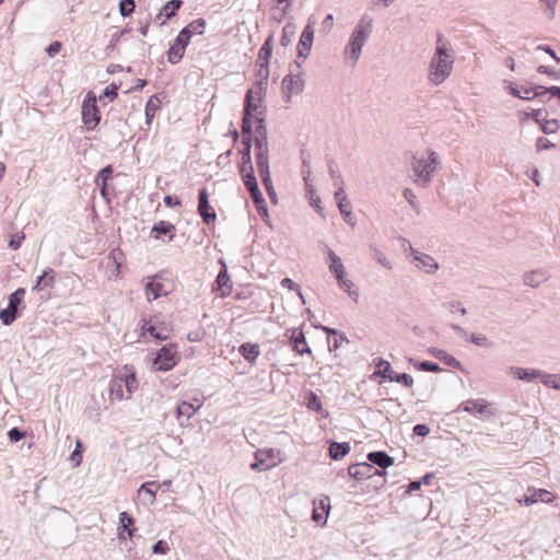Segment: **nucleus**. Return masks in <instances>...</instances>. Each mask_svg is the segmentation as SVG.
<instances>
[{
    "label": "nucleus",
    "mask_w": 560,
    "mask_h": 560,
    "mask_svg": "<svg viewBox=\"0 0 560 560\" xmlns=\"http://www.w3.org/2000/svg\"><path fill=\"white\" fill-rule=\"evenodd\" d=\"M160 101L155 95H152L149 101L147 102L144 114H145V121L148 125L151 124L152 118L155 115V112L160 108Z\"/></svg>",
    "instance_id": "42"
},
{
    "label": "nucleus",
    "mask_w": 560,
    "mask_h": 560,
    "mask_svg": "<svg viewBox=\"0 0 560 560\" xmlns=\"http://www.w3.org/2000/svg\"><path fill=\"white\" fill-rule=\"evenodd\" d=\"M124 384H122V381L121 378L118 377L117 374H115L113 376V378L110 380L109 382V387H108V390H109V398L112 400H122L125 399V395H124Z\"/></svg>",
    "instance_id": "25"
},
{
    "label": "nucleus",
    "mask_w": 560,
    "mask_h": 560,
    "mask_svg": "<svg viewBox=\"0 0 560 560\" xmlns=\"http://www.w3.org/2000/svg\"><path fill=\"white\" fill-rule=\"evenodd\" d=\"M160 486L152 481V482H144L141 485L140 489H139V493H147L150 495V502H153L154 499H155V495H156V492L159 490Z\"/></svg>",
    "instance_id": "52"
},
{
    "label": "nucleus",
    "mask_w": 560,
    "mask_h": 560,
    "mask_svg": "<svg viewBox=\"0 0 560 560\" xmlns=\"http://www.w3.org/2000/svg\"><path fill=\"white\" fill-rule=\"evenodd\" d=\"M313 505L312 520L317 524L325 525L330 510L329 498L314 500Z\"/></svg>",
    "instance_id": "15"
},
{
    "label": "nucleus",
    "mask_w": 560,
    "mask_h": 560,
    "mask_svg": "<svg viewBox=\"0 0 560 560\" xmlns=\"http://www.w3.org/2000/svg\"><path fill=\"white\" fill-rule=\"evenodd\" d=\"M256 122L255 136H253L256 150L255 160L269 159L268 135L265 117H258Z\"/></svg>",
    "instance_id": "5"
},
{
    "label": "nucleus",
    "mask_w": 560,
    "mask_h": 560,
    "mask_svg": "<svg viewBox=\"0 0 560 560\" xmlns=\"http://www.w3.org/2000/svg\"><path fill=\"white\" fill-rule=\"evenodd\" d=\"M198 212L202 218V221L207 224L213 222L217 219V213L209 205V195L206 188L201 189L199 192Z\"/></svg>",
    "instance_id": "12"
},
{
    "label": "nucleus",
    "mask_w": 560,
    "mask_h": 560,
    "mask_svg": "<svg viewBox=\"0 0 560 560\" xmlns=\"http://www.w3.org/2000/svg\"><path fill=\"white\" fill-rule=\"evenodd\" d=\"M310 177H311V172L308 171L307 175L303 176V179L305 182L306 194L310 199L311 206L315 207L317 212H319L322 209L319 206L320 199L317 196L316 190H315L313 184L311 183Z\"/></svg>",
    "instance_id": "33"
},
{
    "label": "nucleus",
    "mask_w": 560,
    "mask_h": 560,
    "mask_svg": "<svg viewBox=\"0 0 560 560\" xmlns=\"http://www.w3.org/2000/svg\"><path fill=\"white\" fill-rule=\"evenodd\" d=\"M539 380L546 387L560 390V374H548L541 371Z\"/></svg>",
    "instance_id": "46"
},
{
    "label": "nucleus",
    "mask_w": 560,
    "mask_h": 560,
    "mask_svg": "<svg viewBox=\"0 0 560 560\" xmlns=\"http://www.w3.org/2000/svg\"><path fill=\"white\" fill-rule=\"evenodd\" d=\"M163 284L153 280L145 285V294L149 301L156 300L162 294Z\"/></svg>",
    "instance_id": "47"
},
{
    "label": "nucleus",
    "mask_w": 560,
    "mask_h": 560,
    "mask_svg": "<svg viewBox=\"0 0 560 560\" xmlns=\"http://www.w3.org/2000/svg\"><path fill=\"white\" fill-rule=\"evenodd\" d=\"M184 51L185 48L182 45L174 42L167 51L168 61L172 65L177 63L183 58Z\"/></svg>",
    "instance_id": "50"
},
{
    "label": "nucleus",
    "mask_w": 560,
    "mask_h": 560,
    "mask_svg": "<svg viewBox=\"0 0 560 560\" xmlns=\"http://www.w3.org/2000/svg\"><path fill=\"white\" fill-rule=\"evenodd\" d=\"M369 464H372L373 466H378L382 469H386L387 467L392 466L394 464V458L390 457L386 452L384 451H375L370 452L368 454Z\"/></svg>",
    "instance_id": "22"
},
{
    "label": "nucleus",
    "mask_w": 560,
    "mask_h": 560,
    "mask_svg": "<svg viewBox=\"0 0 560 560\" xmlns=\"http://www.w3.org/2000/svg\"><path fill=\"white\" fill-rule=\"evenodd\" d=\"M256 165L266 190H272L273 186L270 178L269 159L256 160Z\"/></svg>",
    "instance_id": "24"
},
{
    "label": "nucleus",
    "mask_w": 560,
    "mask_h": 560,
    "mask_svg": "<svg viewBox=\"0 0 560 560\" xmlns=\"http://www.w3.org/2000/svg\"><path fill=\"white\" fill-rule=\"evenodd\" d=\"M81 115L88 130H93L100 124L101 115L96 106V97L92 92L88 93L82 103Z\"/></svg>",
    "instance_id": "6"
},
{
    "label": "nucleus",
    "mask_w": 560,
    "mask_h": 560,
    "mask_svg": "<svg viewBox=\"0 0 560 560\" xmlns=\"http://www.w3.org/2000/svg\"><path fill=\"white\" fill-rule=\"evenodd\" d=\"M429 351L434 358L442 361L447 366L454 368V369L460 368V362L453 355L448 354L446 351H444L442 349H438V348H432Z\"/></svg>",
    "instance_id": "27"
},
{
    "label": "nucleus",
    "mask_w": 560,
    "mask_h": 560,
    "mask_svg": "<svg viewBox=\"0 0 560 560\" xmlns=\"http://www.w3.org/2000/svg\"><path fill=\"white\" fill-rule=\"evenodd\" d=\"M416 366L419 370L425 371V372H441L442 371V369L440 368V365L438 363L431 362V361L419 362Z\"/></svg>",
    "instance_id": "59"
},
{
    "label": "nucleus",
    "mask_w": 560,
    "mask_h": 560,
    "mask_svg": "<svg viewBox=\"0 0 560 560\" xmlns=\"http://www.w3.org/2000/svg\"><path fill=\"white\" fill-rule=\"evenodd\" d=\"M272 40L273 37L270 35L262 46L259 48L256 65H268L272 55Z\"/></svg>",
    "instance_id": "26"
},
{
    "label": "nucleus",
    "mask_w": 560,
    "mask_h": 560,
    "mask_svg": "<svg viewBox=\"0 0 560 560\" xmlns=\"http://www.w3.org/2000/svg\"><path fill=\"white\" fill-rule=\"evenodd\" d=\"M440 164L439 155L433 150L428 151L427 158L422 155L412 156L411 172L413 183L419 187L427 188L438 172Z\"/></svg>",
    "instance_id": "3"
},
{
    "label": "nucleus",
    "mask_w": 560,
    "mask_h": 560,
    "mask_svg": "<svg viewBox=\"0 0 560 560\" xmlns=\"http://www.w3.org/2000/svg\"><path fill=\"white\" fill-rule=\"evenodd\" d=\"M292 339L294 342V349L300 353H311V349L306 346V340L302 331H293Z\"/></svg>",
    "instance_id": "45"
},
{
    "label": "nucleus",
    "mask_w": 560,
    "mask_h": 560,
    "mask_svg": "<svg viewBox=\"0 0 560 560\" xmlns=\"http://www.w3.org/2000/svg\"><path fill=\"white\" fill-rule=\"evenodd\" d=\"M389 382L402 384L406 387H412L413 378L407 373H396L394 377H389Z\"/></svg>",
    "instance_id": "56"
},
{
    "label": "nucleus",
    "mask_w": 560,
    "mask_h": 560,
    "mask_svg": "<svg viewBox=\"0 0 560 560\" xmlns=\"http://www.w3.org/2000/svg\"><path fill=\"white\" fill-rule=\"evenodd\" d=\"M508 373L520 381L530 383L540 378L541 370L510 366Z\"/></svg>",
    "instance_id": "16"
},
{
    "label": "nucleus",
    "mask_w": 560,
    "mask_h": 560,
    "mask_svg": "<svg viewBox=\"0 0 560 560\" xmlns=\"http://www.w3.org/2000/svg\"><path fill=\"white\" fill-rule=\"evenodd\" d=\"M327 256L330 261L329 271L334 273L337 280H341V277L346 276V269L341 258L330 248H327Z\"/></svg>",
    "instance_id": "21"
},
{
    "label": "nucleus",
    "mask_w": 560,
    "mask_h": 560,
    "mask_svg": "<svg viewBox=\"0 0 560 560\" xmlns=\"http://www.w3.org/2000/svg\"><path fill=\"white\" fill-rule=\"evenodd\" d=\"M240 353L247 362L253 363L260 353L259 346L257 343H244L240 347Z\"/></svg>",
    "instance_id": "34"
},
{
    "label": "nucleus",
    "mask_w": 560,
    "mask_h": 560,
    "mask_svg": "<svg viewBox=\"0 0 560 560\" xmlns=\"http://www.w3.org/2000/svg\"><path fill=\"white\" fill-rule=\"evenodd\" d=\"M294 66L298 69L295 72L293 69H290L289 73L282 80V89L290 100L292 94H300L304 90V80L302 77L301 63L299 61H294Z\"/></svg>",
    "instance_id": "8"
},
{
    "label": "nucleus",
    "mask_w": 560,
    "mask_h": 560,
    "mask_svg": "<svg viewBox=\"0 0 560 560\" xmlns=\"http://www.w3.org/2000/svg\"><path fill=\"white\" fill-rule=\"evenodd\" d=\"M539 9L548 20H553L558 0H538Z\"/></svg>",
    "instance_id": "38"
},
{
    "label": "nucleus",
    "mask_w": 560,
    "mask_h": 560,
    "mask_svg": "<svg viewBox=\"0 0 560 560\" xmlns=\"http://www.w3.org/2000/svg\"><path fill=\"white\" fill-rule=\"evenodd\" d=\"M335 199L337 200L338 208L340 212L347 218L351 215V205L347 199L343 187H339V189L335 192Z\"/></svg>",
    "instance_id": "32"
},
{
    "label": "nucleus",
    "mask_w": 560,
    "mask_h": 560,
    "mask_svg": "<svg viewBox=\"0 0 560 560\" xmlns=\"http://www.w3.org/2000/svg\"><path fill=\"white\" fill-rule=\"evenodd\" d=\"M55 282V279H54V270L51 268L45 270L43 272V275H40L38 278H37V281L33 288V290H42L44 288H47V287H52Z\"/></svg>",
    "instance_id": "36"
},
{
    "label": "nucleus",
    "mask_w": 560,
    "mask_h": 560,
    "mask_svg": "<svg viewBox=\"0 0 560 560\" xmlns=\"http://www.w3.org/2000/svg\"><path fill=\"white\" fill-rule=\"evenodd\" d=\"M142 328L158 340H166L170 336L168 325L164 322H160L158 317L150 319Z\"/></svg>",
    "instance_id": "13"
},
{
    "label": "nucleus",
    "mask_w": 560,
    "mask_h": 560,
    "mask_svg": "<svg viewBox=\"0 0 560 560\" xmlns=\"http://www.w3.org/2000/svg\"><path fill=\"white\" fill-rule=\"evenodd\" d=\"M455 57L450 43L439 35L435 51L429 65V80L438 86L442 84L452 73Z\"/></svg>",
    "instance_id": "1"
},
{
    "label": "nucleus",
    "mask_w": 560,
    "mask_h": 560,
    "mask_svg": "<svg viewBox=\"0 0 560 560\" xmlns=\"http://www.w3.org/2000/svg\"><path fill=\"white\" fill-rule=\"evenodd\" d=\"M348 474L355 480H363L365 478L374 477L376 468L369 463H358L349 466Z\"/></svg>",
    "instance_id": "14"
},
{
    "label": "nucleus",
    "mask_w": 560,
    "mask_h": 560,
    "mask_svg": "<svg viewBox=\"0 0 560 560\" xmlns=\"http://www.w3.org/2000/svg\"><path fill=\"white\" fill-rule=\"evenodd\" d=\"M549 277L550 276L546 270L537 269L526 272L523 277V281L525 285L530 288H538L541 283L546 282Z\"/></svg>",
    "instance_id": "19"
},
{
    "label": "nucleus",
    "mask_w": 560,
    "mask_h": 560,
    "mask_svg": "<svg viewBox=\"0 0 560 560\" xmlns=\"http://www.w3.org/2000/svg\"><path fill=\"white\" fill-rule=\"evenodd\" d=\"M445 308H447L450 312H459L462 315L467 314V310L462 306L460 302L453 301V302H446L443 304Z\"/></svg>",
    "instance_id": "62"
},
{
    "label": "nucleus",
    "mask_w": 560,
    "mask_h": 560,
    "mask_svg": "<svg viewBox=\"0 0 560 560\" xmlns=\"http://www.w3.org/2000/svg\"><path fill=\"white\" fill-rule=\"evenodd\" d=\"M252 142H253V138H249L246 136L243 137L244 149L242 151V160H243L242 171H245L248 165H253L252 158H250Z\"/></svg>",
    "instance_id": "43"
},
{
    "label": "nucleus",
    "mask_w": 560,
    "mask_h": 560,
    "mask_svg": "<svg viewBox=\"0 0 560 560\" xmlns=\"http://www.w3.org/2000/svg\"><path fill=\"white\" fill-rule=\"evenodd\" d=\"M314 25L315 21L310 19L300 36V40L296 46V52L299 58L306 59L312 49L315 32Z\"/></svg>",
    "instance_id": "11"
},
{
    "label": "nucleus",
    "mask_w": 560,
    "mask_h": 560,
    "mask_svg": "<svg viewBox=\"0 0 560 560\" xmlns=\"http://www.w3.org/2000/svg\"><path fill=\"white\" fill-rule=\"evenodd\" d=\"M539 125L541 131L546 135L555 133L559 129V121L557 119H542V121Z\"/></svg>",
    "instance_id": "53"
},
{
    "label": "nucleus",
    "mask_w": 560,
    "mask_h": 560,
    "mask_svg": "<svg viewBox=\"0 0 560 560\" xmlns=\"http://www.w3.org/2000/svg\"><path fill=\"white\" fill-rule=\"evenodd\" d=\"M279 455L280 452L273 448L258 450L255 452V462L250 465V468L258 471L268 470L281 463L282 459Z\"/></svg>",
    "instance_id": "9"
},
{
    "label": "nucleus",
    "mask_w": 560,
    "mask_h": 560,
    "mask_svg": "<svg viewBox=\"0 0 560 560\" xmlns=\"http://www.w3.org/2000/svg\"><path fill=\"white\" fill-rule=\"evenodd\" d=\"M196 401L198 402L197 406H194L192 404L187 402V401H182L176 408L177 418L180 419L184 417L186 419V421H188L196 413V411L202 406V402H200L197 399H196Z\"/></svg>",
    "instance_id": "28"
},
{
    "label": "nucleus",
    "mask_w": 560,
    "mask_h": 560,
    "mask_svg": "<svg viewBox=\"0 0 560 560\" xmlns=\"http://www.w3.org/2000/svg\"><path fill=\"white\" fill-rule=\"evenodd\" d=\"M133 523V518L127 512H121L119 514V529L127 532L128 538H132L136 532Z\"/></svg>",
    "instance_id": "35"
},
{
    "label": "nucleus",
    "mask_w": 560,
    "mask_h": 560,
    "mask_svg": "<svg viewBox=\"0 0 560 560\" xmlns=\"http://www.w3.org/2000/svg\"><path fill=\"white\" fill-rule=\"evenodd\" d=\"M535 91L533 97H541L546 94H550L560 100V86L545 88L542 85H535Z\"/></svg>",
    "instance_id": "51"
},
{
    "label": "nucleus",
    "mask_w": 560,
    "mask_h": 560,
    "mask_svg": "<svg viewBox=\"0 0 560 560\" xmlns=\"http://www.w3.org/2000/svg\"><path fill=\"white\" fill-rule=\"evenodd\" d=\"M469 340L470 342H472L474 345L478 346V347H489L491 346L489 339L487 338L486 335H482V334H471L469 336Z\"/></svg>",
    "instance_id": "58"
},
{
    "label": "nucleus",
    "mask_w": 560,
    "mask_h": 560,
    "mask_svg": "<svg viewBox=\"0 0 560 560\" xmlns=\"http://www.w3.org/2000/svg\"><path fill=\"white\" fill-rule=\"evenodd\" d=\"M183 1L182 0H171L164 4L162 8L160 15H164L166 20L173 18L176 12L182 7Z\"/></svg>",
    "instance_id": "44"
},
{
    "label": "nucleus",
    "mask_w": 560,
    "mask_h": 560,
    "mask_svg": "<svg viewBox=\"0 0 560 560\" xmlns=\"http://www.w3.org/2000/svg\"><path fill=\"white\" fill-rule=\"evenodd\" d=\"M487 405L483 400H467L463 407V410L469 413H483Z\"/></svg>",
    "instance_id": "48"
},
{
    "label": "nucleus",
    "mask_w": 560,
    "mask_h": 560,
    "mask_svg": "<svg viewBox=\"0 0 560 560\" xmlns=\"http://www.w3.org/2000/svg\"><path fill=\"white\" fill-rule=\"evenodd\" d=\"M306 406L310 410L320 411L324 418L328 417V411L323 410L319 397L313 392L308 394Z\"/></svg>",
    "instance_id": "49"
},
{
    "label": "nucleus",
    "mask_w": 560,
    "mask_h": 560,
    "mask_svg": "<svg viewBox=\"0 0 560 560\" xmlns=\"http://www.w3.org/2000/svg\"><path fill=\"white\" fill-rule=\"evenodd\" d=\"M329 175L334 186L337 187V189H339L340 186L343 187L342 176L331 165L329 166Z\"/></svg>",
    "instance_id": "63"
},
{
    "label": "nucleus",
    "mask_w": 560,
    "mask_h": 560,
    "mask_svg": "<svg viewBox=\"0 0 560 560\" xmlns=\"http://www.w3.org/2000/svg\"><path fill=\"white\" fill-rule=\"evenodd\" d=\"M370 250L372 252L374 259H376L383 267H385L388 270L392 269L390 262L376 246L370 245Z\"/></svg>",
    "instance_id": "54"
},
{
    "label": "nucleus",
    "mask_w": 560,
    "mask_h": 560,
    "mask_svg": "<svg viewBox=\"0 0 560 560\" xmlns=\"http://www.w3.org/2000/svg\"><path fill=\"white\" fill-rule=\"evenodd\" d=\"M242 133L243 137L253 138V117L249 116L248 112L244 113L243 121H242Z\"/></svg>",
    "instance_id": "55"
},
{
    "label": "nucleus",
    "mask_w": 560,
    "mask_h": 560,
    "mask_svg": "<svg viewBox=\"0 0 560 560\" xmlns=\"http://www.w3.org/2000/svg\"><path fill=\"white\" fill-rule=\"evenodd\" d=\"M241 173L243 177V183L248 191L258 187V183L254 175L253 165H248L245 171L241 170Z\"/></svg>",
    "instance_id": "40"
},
{
    "label": "nucleus",
    "mask_w": 560,
    "mask_h": 560,
    "mask_svg": "<svg viewBox=\"0 0 560 560\" xmlns=\"http://www.w3.org/2000/svg\"><path fill=\"white\" fill-rule=\"evenodd\" d=\"M281 285H282L283 288H287V289H290V290H294V291H296V292H298L299 298H300V299L302 300V302L305 304V300H304V296H303V294H302V292H301V290H300V287H299L296 283H294V282L292 281V279H290V278H283V279L281 280Z\"/></svg>",
    "instance_id": "61"
},
{
    "label": "nucleus",
    "mask_w": 560,
    "mask_h": 560,
    "mask_svg": "<svg viewBox=\"0 0 560 560\" xmlns=\"http://www.w3.org/2000/svg\"><path fill=\"white\" fill-rule=\"evenodd\" d=\"M25 289L19 288L9 296L7 308L0 311V320L4 326L11 325L19 316V306L22 304Z\"/></svg>",
    "instance_id": "4"
},
{
    "label": "nucleus",
    "mask_w": 560,
    "mask_h": 560,
    "mask_svg": "<svg viewBox=\"0 0 560 560\" xmlns=\"http://www.w3.org/2000/svg\"><path fill=\"white\" fill-rule=\"evenodd\" d=\"M413 261L418 268H422L427 273H433L439 269L435 259L427 254L413 252Z\"/></svg>",
    "instance_id": "18"
},
{
    "label": "nucleus",
    "mask_w": 560,
    "mask_h": 560,
    "mask_svg": "<svg viewBox=\"0 0 560 560\" xmlns=\"http://www.w3.org/2000/svg\"><path fill=\"white\" fill-rule=\"evenodd\" d=\"M231 279L228 275L226 269H223L219 272L215 283L218 284L219 289L222 291L221 295L226 296L231 292Z\"/></svg>",
    "instance_id": "37"
},
{
    "label": "nucleus",
    "mask_w": 560,
    "mask_h": 560,
    "mask_svg": "<svg viewBox=\"0 0 560 560\" xmlns=\"http://www.w3.org/2000/svg\"><path fill=\"white\" fill-rule=\"evenodd\" d=\"M135 7L133 0H120L119 12L122 16H129L133 12Z\"/></svg>",
    "instance_id": "57"
},
{
    "label": "nucleus",
    "mask_w": 560,
    "mask_h": 560,
    "mask_svg": "<svg viewBox=\"0 0 560 560\" xmlns=\"http://www.w3.org/2000/svg\"><path fill=\"white\" fill-rule=\"evenodd\" d=\"M205 27H206V21L203 19H197V20L190 22L187 26H185L183 28L184 30L183 35H190L191 37L195 34L201 35L205 32Z\"/></svg>",
    "instance_id": "39"
},
{
    "label": "nucleus",
    "mask_w": 560,
    "mask_h": 560,
    "mask_svg": "<svg viewBox=\"0 0 560 560\" xmlns=\"http://www.w3.org/2000/svg\"><path fill=\"white\" fill-rule=\"evenodd\" d=\"M338 284L341 289L346 290L350 296H353L355 300L358 298L357 291H351V288L353 287V282L349 279H346L345 277H341V280H337Z\"/></svg>",
    "instance_id": "60"
},
{
    "label": "nucleus",
    "mask_w": 560,
    "mask_h": 560,
    "mask_svg": "<svg viewBox=\"0 0 560 560\" xmlns=\"http://www.w3.org/2000/svg\"><path fill=\"white\" fill-rule=\"evenodd\" d=\"M168 551H170V547H168L167 542L164 540H158L152 546L153 553L166 555Z\"/></svg>",
    "instance_id": "64"
},
{
    "label": "nucleus",
    "mask_w": 560,
    "mask_h": 560,
    "mask_svg": "<svg viewBox=\"0 0 560 560\" xmlns=\"http://www.w3.org/2000/svg\"><path fill=\"white\" fill-rule=\"evenodd\" d=\"M296 26L294 23H287L282 28L280 44L283 47H288L295 35Z\"/></svg>",
    "instance_id": "41"
},
{
    "label": "nucleus",
    "mask_w": 560,
    "mask_h": 560,
    "mask_svg": "<svg viewBox=\"0 0 560 560\" xmlns=\"http://www.w3.org/2000/svg\"><path fill=\"white\" fill-rule=\"evenodd\" d=\"M553 494L545 489L534 490L529 494H526L523 497V499H520L518 502L521 504H524L526 506H529L537 502H545L549 503L553 500Z\"/></svg>",
    "instance_id": "17"
},
{
    "label": "nucleus",
    "mask_w": 560,
    "mask_h": 560,
    "mask_svg": "<svg viewBox=\"0 0 560 560\" xmlns=\"http://www.w3.org/2000/svg\"><path fill=\"white\" fill-rule=\"evenodd\" d=\"M178 360L176 346L173 343L163 346L156 353L153 366L156 371L166 372L172 370Z\"/></svg>",
    "instance_id": "7"
},
{
    "label": "nucleus",
    "mask_w": 560,
    "mask_h": 560,
    "mask_svg": "<svg viewBox=\"0 0 560 560\" xmlns=\"http://www.w3.org/2000/svg\"><path fill=\"white\" fill-rule=\"evenodd\" d=\"M373 22L374 20L370 14H363L350 35L343 55L346 59L351 60L352 67H354L360 59L362 48L372 33Z\"/></svg>",
    "instance_id": "2"
},
{
    "label": "nucleus",
    "mask_w": 560,
    "mask_h": 560,
    "mask_svg": "<svg viewBox=\"0 0 560 560\" xmlns=\"http://www.w3.org/2000/svg\"><path fill=\"white\" fill-rule=\"evenodd\" d=\"M350 450L351 447L348 442H332L329 446V455L332 459L339 460L343 458L350 452Z\"/></svg>",
    "instance_id": "30"
},
{
    "label": "nucleus",
    "mask_w": 560,
    "mask_h": 560,
    "mask_svg": "<svg viewBox=\"0 0 560 560\" xmlns=\"http://www.w3.org/2000/svg\"><path fill=\"white\" fill-rule=\"evenodd\" d=\"M262 93L264 91L249 89L245 95V104H244V113L249 114V116L255 115V120L257 121L258 117H265V107L262 106Z\"/></svg>",
    "instance_id": "10"
},
{
    "label": "nucleus",
    "mask_w": 560,
    "mask_h": 560,
    "mask_svg": "<svg viewBox=\"0 0 560 560\" xmlns=\"http://www.w3.org/2000/svg\"><path fill=\"white\" fill-rule=\"evenodd\" d=\"M175 225L168 221H159L155 223L151 230V236L154 238H160L162 235H167V242H171L174 238Z\"/></svg>",
    "instance_id": "20"
},
{
    "label": "nucleus",
    "mask_w": 560,
    "mask_h": 560,
    "mask_svg": "<svg viewBox=\"0 0 560 560\" xmlns=\"http://www.w3.org/2000/svg\"><path fill=\"white\" fill-rule=\"evenodd\" d=\"M112 173H113L112 165H107V166L103 167L97 173V175L95 177V184L101 187V195L105 198L107 196V192H106L107 180L110 178Z\"/></svg>",
    "instance_id": "29"
},
{
    "label": "nucleus",
    "mask_w": 560,
    "mask_h": 560,
    "mask_svg": "<svg viewBox=\"0 0 560 560\" xmlns=\"http://www.w3.org/2000/svg\"><path fill=\"white\" fill-rule=\"evenodd\" d=\"M256 88L254 90L265 91L268 84L269 78V66L268 65H256Z\"/></svg>",
    "instance_id": "31"
},
{
    "label": "nucleus",
    "mask_w": 560,
    "mask_h": 560,
    "mask_svg": "<svg viewBox=\"0 0 560 560\" xmlns=\"http://www.w3.org/2000/svg\"><path fill=\"white\" fill-rule=\"evenodd\" d=\"M118 377L121 378L124 387L126 388L128 396L127 399L130 398L131 394L137 389L138 383L135 376V373L131 372L126 365L122 371L117 373Z\"/></svg>",
    "instance_id": "23"
}]
</instances>
